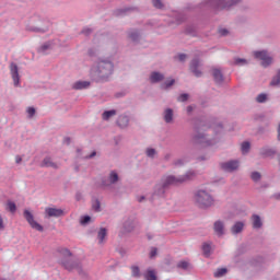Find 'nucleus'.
Instances as JSON below:
<instances>
[{
  "label": "nucleus",
  "instance_id": "bb28decb",
  "mask_svg": "<svg viewBox=\"0 0 280 280\" xmlns=\"http://www.w3.org/2000/svg\"><path fill=\"white\" fill-rule=\"evenodd\" d=\"M175 84H176L175 79H167L164 82L162 81V83L160 84V89L162 91H170Z\"/></svg>",
  "mask_w": 280,
  "mask_h": 280
},
{
  "label": "nucleus",
  "instance_id": "09e8293b",
  "mask_svg": "<svg viewBox=\"0 0 280 280\" xmlns=\"http://www.w3.org/2000/svg\"><path fill=\"white\" fill-rule=\"evenodd\" d=\"M189 100V94L183 93L177 97V102H187Z\"/></svg>",
  "mask_w": 280,
  "mask_h": 280
},
{
  "label": "nucleus",
  "instance_id": "412c9836",
  "mask_svg": "<svg viewBox=\"0 0 280 280\" xmlns=\"http://www.w3.org/2000/svg\"><path fill=\"white\" fill-rule=\"evenodd\" d=\"M163 119L165 124H174V109L172 108H166L163 112Z\"/></svg>",
  "mask_w": 280,
  "mask_h": 280
},
{
  "label": "nucleus",
  "instance_id": "dca6fc26",
  "mask_svg": "<svg viewBox=\"0 0 280 280\" xmlns=\"http://www.w3.org/2000/svg\"><path fill=\"white\" fill-rule=\"evenodd\" d=\"M24 218L28 222V224L32 226V229H35V231L43 232V225H40L38 222L34 220V214H32V212H30L28 210H25Z\"/></svg>",
  "mask_w": 280,
  "mask_h": 280
},
{
  "label": "nucleus",
  "instance_id": "4c0bfd02",
  "mask_svg": "<svg viewBox=\"0 0 280 280\" xmlns=\"http://www.w3.org/2000/svg\"><path fill=\"white\" fill-rule=\"evenodd\" d=\"M270 86H280V69L277 71L276 75L270 82Z\"/></svg>",
  "mask_w": 280,
  "mask_h": 280
},
{
  "label": "nucleus",
  "instance_id": "338daca9",
  "mask_svg": "<svg viewBox=\"0 0 280 280\" xmlns=\"http://www.w3.org/2000/svg\"><path fill=\"white\" fill-rule=\"evenodd\" d=\"M97 152H92L90 155L86 156V159H93L94 156H96Z\"/></svg>",
  "mask_w": 280,
  "mask_h": 280
},
{
  "label": "nucleus",
  "instance_id": "423d86ee",
  "mask_svg": "<svg viewBox=\"0 0 280 280\" xmlns=\"http://www.w3.org/2000/svg\"><path fill=\"white\" fill-rule=\"evenodd\" d=\"M212 130L210 129L208 133L202 132V131H197L192 136V142L196 145H202L203 148H207L209 145H215L218 143V140L215 138H210Z\"/></svg>",
  "mask_w": 280,
  "mask_h": 280
},
{
  "label": "nucleus",
  "instance_id": "4468645a",
  "mask_svg": "<svg viewBox=\"0 0 280 280\" xmlns=\"http://www.w3.org/2000/svg\"><path fill=\"white\" fill-rule=\"evenodd\" d=\"M220 167L223 172H228V173L235 172L240 168V160L222 162L220 164Z\"/></svg>",
  "mask_w": 280,
  "mask_h": 280
},
{
  "label": "nucleus",
  "instance_id": "39448f33",
  "mask_svg": "<svg viewBox=\"0 0 280 280\" xmlns=\"http://www.w3.org/2000/svg\"><path fill=\"white\" fill-rule=\"evenodd\" d=\"M194 202L200 209H209L213 205V196L205 188H199L194 192Z\"/></svg>",
  "mask_w": 280,
  "mask_h": 280
},
{
  "label": "nucleus",
  "instance_id": "6ab92c4d",
  "mask_svg": "<svg viewBox=\"0 0 280 280\" xmlns=\"http://www.w3.org/2000/svg\"><path fill=\"white\" fill-rule=\"evenodd\" d=\"M200 67V59L195 58L190 62V71L196 75V78H201L202 77V71L198 69Z\"/></svg>",
  "mask_w": 280,
  "mask_h": 280
},
{
  "label": "nucleus",
  "instance_id": "79ce46f5",
  "mask_svg": "<svg viewBox=\"0 0 280 280\" xmlns=\"http://www.w3.org/2000/svg\"><path fill=\"white\" fill-rule=\"evenodd\" d=\"M250 178L254 183H259V180H261V173L254 171L250 173Z\"/></svg>",
  "mask_w": 280,
  "mask_h": 280
},
{
  "label": "nucleus",
  "instance_id": "ddd939ff",
  "mask_svg": "<svg viewBox=\"0 0 280 280\" xmlns=\"http://www.w3.org/2000/svg\"><path fill=\"white\" fill-rule=\"evenodd\" d=\"M167 196V188H164L161 182H158L153 188L152 200H158L159 198H165Z\"/></svg>",
  "mask_w": 280,
  "mask_h": 280
},
{
  "label": "nucleus",
  "instance_id": "37998d69",
  "mask_svg": "<svg viewBox=\"0 0 280 280\" xmlns=\"http://www.w3.org/2000/svg\"><path fill=\"white\" fill-rule=\"evenodd\" d=\"M26 30L28 32H37L39 34H45V32H47V28H40V27H36V26H27Z\"/></svg>",
  "mask_w": 280,
  "mask_h": 280
},
{
  "label": "nucleus",
  "instance_id": "c9c22d12",
  "mask_svg": "<svg viewBox=\"0 0 280 280\" xmlns=\"http://www.w3.org/2000/svg\"><path fill=\"white\" fill-rule=\"evenodd\" d=\"M156 154H159V152H156V149L154 148L145 149V156H148V159H156Z\"/></svg>",
  "mask_w": 280,
  "mask_h": 280
},
{
  "label": "nucleus",
  "instance_id": "0e129e2a",
  "mask_svg": "<svg viewBox=\"0 0 280 280\" xmlns=\"http://www.w3.org/2000/svg\"><path fill=\"white\" fill-rule=\"evenodd\" d=\"M170 159H172V153H166L164 155V161H170Z\"/></svg>",
  "mask_w": 280,
  "mask_h": 280
},
{
  "label": "nucleus",
  "instance_id": "393cba45",
  "mask_svg": "<svg viewBox=\"0 0 280 280\" xmlns=\"http://www.w3.org/2000/svg\"><path fill=\"white\" fill-rule=\"evenodd\" d=\"M130 124V117L128 115H120L117 119V126L119 128H128Z\"/></svg>",
  "mask_w": 280,
  "mask_h": 280
},
{
  "label": "nucleus",
  "instance_id": "bf43d9fd",
  "mask_svg": "<svg viewBox=\"0 0 280 280\" xmlns=\"http://www.w3.org/2000/svg\"><path fill=\"white\" fill-rule=\"evenodd\" d=\"M150 257H151V259L154 258V257H156V247H153V248L151 249V252H150Z\"/></svg>",
  "mask_w": 280,
  "mask_h": 280
},
{
  "label": "nucleus",
  "instance_id": "a878e982",
  "mask_svg": "<svg viewBox=\"0 0 280 280\" xmlns=\"http://www.w3.org/2000/svg\"><path fill=\"white\" fill-rule=\"evenodd\" d=\"M107 235H108V230H106V228H101L98 230L97 240H98L100 246H102V244H104L106 242Z\"/></svg>",
  "mask_w": 280,
  "mask_h": 280
},
{
  "label": "nucleus",
  "instance_id": "a19ab883",
  "mask_svg": "<svg viewBox=\"0 0 280 280\" xmlns=\"http://www.w3.org/2000/svg\"><path fill=\"white\" fill-rule=\"evenodd\" d=\"M202 250L203 255H206V257H209V255H211V243H203Z\"/></svg>",
  "mask_w": 280,
  "mask_h": 280
},
{
  "label": "nucleus",
  "instance_id": "6e6552de",
  "mask_svg": "<svg viewBox=\"0 0 280 280\" xmlns=\"http://www.w3.org/2000/svg\"><path fill=\"white\" fill-rule=\"evenodd\" d=\"M117 183H119V173H117V171H110L106 178L102 179V186L112 191L115 196H117V191H115V185H117Z\"/></svg>",
  "mask_w": 280,
  "mask_h": 280
},
{
  "label": "nucleus",
  "instance_id": "c85d7f7f",
  "mask_svg": "<svg viewBox=\"0 0 280 280\" xmlns=\"http://www.w3.org/2000/svg\"><path fill=\"white\" fill-rule=\"evenodd\" d=\"M42 167H51L52 170H58V163L54 162L51 158L47 156L43 160Z\"/></svg>",
  "mask_w": 280,
  "mask_h": 280
},
{
  "label": "nucleus",
  "instance_id": "603ef678",
  "mask_svg": "<svg viewBox=\"0 0 280 280\" xmlns=\"http://www.w3.org/2000/svg\"><path fill=\"white\" fill-rule=\"evenodd\" d=\"M81 34H83L84 36H91V34H93V30H92V28H89V27H84V28L81 31Z\"/></svg>",
  "mask_w": 280,
  "mask_h": 280
},
{
  "label": "nucleus",
  "instance_id": "7c9ffc66",
  "mask_svg": "<svg viewBox=\"0 0 280 280\" xmlns=\"http://www.w3.org/2000/svg\"><path fill=\"white\" fill-rule=\"evenodd\" d=\"M128 36H129L130 40H132L133 43H137V40H139V38H141V33L138 30H130L128 32Z\"/></svg>",
  "mask_w": 280,
  "mask_h": 280
},
{
  "label": "nucleus",
  "instance_id": "ea45409f",
  "mask_svg": "<svg viewBox=\"0 0 280 280\" xmlns=\"http://www.w3.org/2000/svg\"><path fill=\"white\" fill-rule=\"evenodd\" d=\"M256 102H258V104H266V102H268V94L266 93L258 94L256 97Z\"/></svg>",
  "mask_w": 280,
  "mask_h": 280
},
{
  "label": "nucleus",
  "instance_id": "3c124183",
  "mask_svg": "<svg viewBox=\"0 0 280 280\" xmlns=\"http://www.w3.org/2000/svg\"><path fill=\"white\" fill-rule=\"evenodd\" d=\"M153 7L156 8L158 10H163L165 4H163V1H154Z\"/></svg>",
  "mask_w": 280,
  "mask_h": 280
},
{
  "label": "nucleus",
  "instance_id": "680f3d73",
  "mask_svg": "<svg viewBox=\"0 0 280 280\" xmlns=\"http://www.w3.org/2000/svg\"><path fill=\"white\" fill-rule=\"evenodd\" d=\"M5 226L3 225V218L0 215V231H3Z\"/></svg>",
  "mask_w": 280,
  "mask_h": 280
},
{
  "label": "nucleus",
  "instance_id": "f03ea898",
  "mask_svg": "<svg viewBox=\"0 0 280 280\" xmlns=\"http://www.w3.org/2000/svg\"><path fill=\"white\" fill-rule=\"evenodd\" d=\"M194 178H196V172L188 171L184 175L177 176L172 174H164L159 182L164 188H166V190H168L172 186L183 185V183H189V180H194Z\"/></svg>",
  "mask_w": 280,
  "mask_h": 280
},
{
  "label": "nucleus",
  "instance_id": "e2e57ef3",
  "mask_svg": "<svg viewBox=\"0 0 280 280\" xmlns=\"http://www.w3.org/2000/svg\"><path fill=\"white\" fill-rule=\"evenodd\" d=\"M21 161H23V158H21L20 155H16L15 163L19 165L21 163Z\"/></svg>",
  "mask_w": 280,
  "mask_h": 280
},
{
  "label": "nucleus",
  "instance_id": "6e6d98bb",
  "mask_svg": "<svg viewBox=\"0 0 280 280\" xmlns=\"http://www.w3.org/2000/svg\"><path fill=\"white\" fill-rule=\"evenodd\" d=\"M196 106L195 105H189L186 107V113L187 115H191V113H194Z\"/></svg>",
  "mask_w": 280,
  "mask_h": 280
},
{
  "label": "nucleus",
  "instance_id": "aec40b11",
  "mask_svg": "<svg viewBox=\"0 0 280 280\" xmlns=\"http://www.w3.org/2000/svg\"><path fill=\"white\" fill-rule=\"evenodd\" d=\"M212 78L215 84H222V82H224V74H222V70L218 68L212 69Z\"/></svg>",
  "mask_w": 280,
  "mask_h": 280
},
{
  "label": "nucleus",
  "instance_id": "a18cd8bd",
  "mask_svg": "<svg viewBox=\"0 0 280 280\" xmlns=\"http://www.w3.org/2000/svg\"><path fill=\"white\" fill-rule=\"evenodd\" d=\"M92 209H93V211H96V213H100V211H102V203L96 199L92 203Z\"/></svg>",
  "mask_w": 280,
  "mask_h": 280
},
{
  "label": "nucleus",
  "instance_id": "8fccbe9b",
  "mask_svg": "<svg viewBox=\"0 0 280 280\" xmlns=\"http://www.w3.org/2000/svg\"><path fill=\"white\" fill-rule=\"evenodd\" d=\"M128 10L130 9H118L115 11V15L116 16H124V14H126V12H128Z\"/></svg>",
  "mask_w": 280,
  "mask_h": 280
},
{
  "label": "nucleus",
  "instance_id": "de8ad7c7",
  "mask_svg": "<svg viewBox=\"0 0 280 280\" xmlns=\"http://www.w3.org/2000/svg\"><path fill=\"white\" fill-rule=\"evenodd\" d=\"M186 34H188L189 36H196V26H187Z\"/></svg>",
  "mask_w": 280,
  "mask_h": 280
},
{
  "label": "nucleus",
  "instance_id": "58836bf2",
  "mask_svg": "<svg viewBox=\"0 0 280 280\" xmlns=\"http://www.w3.org/2000/svg\"><path fill=\"white\" fill-rule=\"evenodd\" d=\"M188 159L187 158H180L178 160H175L173 162V165H175V167H183V165H185L186 163H188Z\"/></svg>",
  "mask_w": 280,
  "mask_h": 280
},
{
  "label": "nucleus",
  "instance_id": "473e14b6",
  "mask_svg": "<svg viewBox=\"0 0 280 280\" xmlns=\"http://www.w3.org/2000/svg\"><path fill=\"white\" fill-rule=\"evenodd\" d=\"M115 115H117V110L112 109V110H105L102 114V118L104 121H108V119H110V117H115Z\"/></svg>",
  "mask_w": 280,
  "mask_h": 280
},
{
  "label": "nucleus",
  "instance_id": "4d7b16f0",
  "mask_svg": "<svg viewBox=\"0 0 280 280\" xmlns=\"http://www.w3.org/2000/svg\"><path fill=\"white\" fill-rule=\"evenodd\" d=\"M220 36H229V31L226 28H219Z\"/></svg>",
  "mask_w": 280,
  "mask_h": 280
},
{
  "label": "nucleus",
  "instance_id": "f3484780",
  "mask_svg": "<svg viewBox=\"0 0 280 280\" xmlns=\"http://www.w3.org/2000/svg\"><path fill=\"white\" fill-rule=\"evenodd\" d=\"M45 214L46 218H61V215H65V211L60 208H46Z\"/></svg>",
  "mask_w": 280,
  "mask_h": 280
},
{
  "label": "nucleus",
  "instance_id": "72a5a7b5",
  "mask_svg": "<svg viewBox=\"0 0 280 280\" xmlns=\"http://www.w3.org/2000/svg\"><path fill=\"white\" fill-rule=\"evenodd\" d=\"M145 280H156V272L152 269L147 270L143 273Z\"/></svg>",
  "mask_w": 280,
  "mask_h": 280
},
{
  "label": "nucleus",
  "instance_id": "0eeeda50",
  "mask_svg": "<svg viewBox=\"0 0 280 280\" xmlns=\"http://www.w3.org/2000/svg\"><path fill=\"white\" fill-rule=\"evenodd\" d=\"M254 58L260 61L262 69H270L275 65V57L268 52V50H256L253 52Z\"/></svg>",
  "mask_w": 280,
  "mask_h": 280
},
{
  "label": "nucleus",
  "instance_id": "7ed1b4c3",
  "mask_svg": "<svg viewBox=\"0 0 280 280\" xmlns=\"http://www.w3.org/2000/svg\"><path fill=\"white\" fill-rule=\"evenodd\" d=\"M194 178H196V172L188 171L184 175L177 176L172 174H164L159 182L164 188H166V190H168L172 186L183 185V183H189V180H194Z\"/></svg>",
  "mask_w": 280,
  "mask_h": 280
},
{
  "label": "nucleus",
  "instance_id": "b1692460",
  "mask_svg": "<svg viewBox=\"0 0 280 280\" xmlns=\"http://www.w3.org/2000/svg\"><path fill=\"white\" fill-rule=\"evenodd\" d=\"M277 154V149L270 147H264L260 149V156H265L266 159L270 156H275Z\"/></svg>",
  "mask_w": 280,
  "mask_h": 280
},
{
  "label": "nucleus",
  "instance_id": "774afa93",
  "mask_svg": "<svg viewBox=\"0 0 280 280\" xmlns=\"http://www.w3.org/2000/svg\"><path fill=\"white\" fill-rule=\"evenodd\" d=\"M272 198H273L275 200H280V192L275 194V195L272 196Z\"/></svg>",
  "mask_w": 280,
  "mask_h": 280
},
{
  "label": "nucleus",
  "instance_id": "69168bd1",
  "mask_svg": "<svg viewBox=\"0 0 280 280\" xmlns=\"http://www.w3.org/2000/svg\"><path fill=\"white\" fill-rule=\"evenodd\" d=\"M75 200H78V201L82 200V194L77 192Z\"/></svg>",
  "mask_w": 280,
  "mask_h": 280
},
{
  "label": "nucleus",
  "instance_id": "20e7f679",
  "mask_svg": "<svg viewBox=\"0 0 280 280\" xmlns=\"http://www.w3.org/2000/svg\"><path fill=\"white\" fill-rule=\"evenodd\" d=\"M63 259L60 261L61 266L65 267L66 270L71 272L72 270H77L80 277H86V271L82 269V262L80 260H69L67 257H71V252L68 248H62L60 250Z\"/></svg>",
  "mask_w": 280,
  "mask_h": 280
},
{
  "label": "nucleus",
  "instance_id": "864d4df0",
  "mask_svg": "<svg viewBox=\"0 0 280 280\" xmlns=\"http://www.w3.org/2000/svg\"><path fill=\"white\" fill-rule=\"evenodd\" d=\"M80 222H81L82 225L89 224L91 222V217L84 215V217L81 218Z\"/></svg>",
  "mask_w": 280,
  "mask_h": 280
},
{
  "label": "nucleus",
  "instance_id": "2eb2a0df",
  "mask_svg": "<svg viewBox=\"0 0 280 280\" xmlns=\"http://www.w3.org/2000/svg\"><path fill=\"white\" fill-rule=\"evenodd\" d=\"M165 81V74L161 71H152L149 74L150 84H162Z\"/></svg>",
  "mask_w": 280,
  "mask_h": 280
},
{
  "label": "nucleus",
  "instance_id": "5701e85b",
  "mask_svg": "<svg viewBox=\"0 0 280 280\" xmlns=\"http://www.w3.org/2000/svg\"><path fill=\"white\" fill-rule=\"evenodd\" d=\"M91 86L90 81H77L72 84V89L74 91H84V89H89Z\"/></svg>",
  "mask_w": 280,
  "mask_h": 280
},
{
  "label": "nucleus",
  "instance_id": "9b49d317",
  "mask_svg": "<svg viewBox=\"0 0 280 280\" xmlns=\"http://www.w3.org/2000/svg\"><path fill=\"white\" fill-rule=\"evenodd\" d=\"M10 75L13 80V85L21 86V75L19 74V66L15 62H11L9 66Z\"/></svg>",
  "mask_w": 280,
  "mask_h": 280
},
{
  "label": "nucleus",
  "instance_id": "a211bd4d",
  "mask_svg": "<svg viewBox=\"0 0 280 280\" xmlns=\"http://www.w3.org/2000/svg\"><path fill=\"white\" fill-rule=\"evenodd\" d=\"M250 222L254 231H259L260 229H264V221L261 220V217H259V214H253L250 217Z\"/></svg>",
  "mask_w": 280,
  "mask_h": 280
},
{
  "label": "nucleus",
  "instance_id": "052dcab7",
  "mask_svg": "<svg viewBox=\"0 0 280 280\" xmlns=\"http://www.w3.org/2000/svg\"><path fill=\"white\" fill-rule=\"evenodd\" d=\"M241 150H242L243 154H246V141L242 142Z\"/></svg>",
  "mask_w": 280,
  "mask_h": 280
},
{
  "label": "nucleus",
  "instance_id": "1a4fd4ad",
  "mask_svg": "<svg viewBox=\"0 0 280 280\" xmlns=\"http://www.w3.org/2000/svg\"><path fill=\"white\" fill-rule=\"evenodd\" d=\"M135 231V217H127L122 220L119 230V236L124 237V235L128 233H132Z\"/></svg>",
  "mask_w": 280,
  "mask_h": 280
},
{
  "label": "nucleus",
  "instance_id": "9d476101",
  "mask_svg": "<svg viewBox=\"0 0 280 280\" xmlns=\"http://www.w3.org/2000/svg\"><path fill=\"white\" fill-rule=\"evenodd\" d=\"M213 233L217 237H224L226 235V222L224 220H217L213 223Z\"/></svg>",
  "mask_w": 280,
  "mask_h": 280
},
{
  "label": "nucleus",
  "instance_id": "49530a36",
  "mask_svg": "<svg viewBox=\"0 0 280 280\" xmlns=\"http://www.w3.org/2000/svg\"><path fill=\"white\" fill-rule=\"evenodd\" d=\"M26 113H27L28 119H32V117H34V115H36V108H34V107H27V108H26Z\"/></svg>",
  "mask_w": 280,
  "mask_h": 280
},
{
  "label": "nucleus",
  "instance_id": "e433bc0d",
  "mask_svg": "<svg viewBox=\"0 0 280 280\" xmlns=\"http://www.w3.org/2000/svg\"><path fill=\"white\" fill-rule=\"evenodd\" d=\"M51 49V44L48 42V43H45L44 45H42L39 48H38V54H47V51H50Z\"/></svg>",
  "mask_w": 280,
  "mask_h": 280
},
{
  "label": "nucleus",
  "instance_id": "13d9d810",
  "mask_svg": "<svg viewBox=\"0 0 280 280\" xmlns=\"http://www.w3.org/2000/svg\"><path fill=\"white\" fill-rule=\"evenodd\" d=\"M245 63H246V59H242V58L235 59V65H245Z\"/></svg>",
  "mask_w": 280,
  "mask_h": 280
},
{
  "label": "nucleus",
  "instance_id": "2f4dec72",
  "mask_svg": "<svg viewBox=\"0 0 280 280\" xmlns=\"http://www.w3.org/2000/svg\"><path fill=\"white\" fill-rule=\"evenodd\" d=\"M229 272V269L226 268H218L214 272H213V277L215 279H222V277H225V275Z\"/></svg>",
  "mask_w": 280,
  "mask_h": 280
},
{
  "label": "nucleus",
  "instance_id": "cd10ccee",
  "mask_svg": "<svg viewBox=\"0 0 280 280\" xmlns=\"http://www.w3.org/2000/svg\"><path fill=\"white\" fill-rule=\"evenodd\" d=\"M244 231V222L242 221H237L233 224V226L231 228V233L233 235H240V233Z\"/></svg>",
  "mask_w": 280,
  "mask_h": 280
},
{
  "label": "nucleus",
  "instance_id": "f704fd0d",
  "mask_svg": "<svg viewBox=\"0 0 280 280\" xmlns=\"http://www.w3.org/2000/svg\"><path fill=\"white\" fill-rule=\"evenodd\" d=\"M131 277L133 279H141V269H139V266H131Z\"/></svg>",
  "mask_w": 280,
  "mask_h": 280
},
{
  "label": "nucleus",
  "instance_id": "5fc2aeb1",
  "mask_svg": "<svg viewBox=\"0 0 280 280\" xmlns=\"http://www.w3.org/2000/svg\"><path fill=\"white\" fill-rule=\"evenodd\" d=\"M177 60H179V62H185V60H187V55L186 54L177 55Z\"/></svg>",
  "mask_w": 280,
  "mask_h": 280
},
{
  "label": "nucleus",
  "instance_id": "4be33fe9",
  "mask_svg": "<svg viewBox=\"0 0 280 280\" xmlns=\"http://www.w3.org/2000/svg\"><path fill=\"white\" fill-rule=\"evenodd\" d=\"M176 268L178 270H184V272H191V270L194 269V267L187 260H179L176 265Z\"/></svg>",
  "mask_w": 280,
  "mask_h": 280
},
{
  "label": "nucleus",
  "instance_id": "f257e3e1",
  "mask_svg": "<svg viewBox=\"0 0 280 280\" xmlns=\"http://www.w3.org/2000/svg\"><path fill=\"white\" fill-rule=\"evenodd\" d=\"M115 73V63L109 58H100L90 70L94 82H108Z\"/></svg>",
  "mask_w": 280,
  "mask_h": 280
},
{
  "label": "nucleus",
  "instance_id": "c03bdc74",
  "mask_svg": "<svg viewBox=\"0 0 280 280\" xmlns=\"http://www.w3.org/2000/svg\"><path fill=\"white\" fill-rule=\"evenodd\" d=\"M7 209L11 212V213H15L16 212V203H14L13 201H8L7 202Z\"/></svg>",
  "mask_w": 280,
  "mask_h": 280
},
{
  "label": "nucleus",
  "instance_id": "c756f323",
  "mask_svg": "<svg viewBox=\"0 0 280 280\" xmlns=\"http://www.w3.org/2000/svg\"><path fill=\"white\" fill-rule=\"evenodd\" d=\"M264 264H266V260L264 259V257H257L249 261V266H254V268H261Z\"/></svg>",
  "mask_w": 280,
  "mask_h": 280
},
{
  "label": "nucleus",
  "instance_id": "f8f14e48",
  "mask_svg": "<svg viewBox=\"0 0 280 280\" xmlns=\"http://www.w3.org/2000/svg\"><path fill=\"white\" fill-rule=\"evenodd\" d=\"M246 259V245H241L237 247L235 255H234V261L236 266L242 267Z\"/></svg>",
  "mask_w": 280,
  "mask_h": 280
}]
</instances>
